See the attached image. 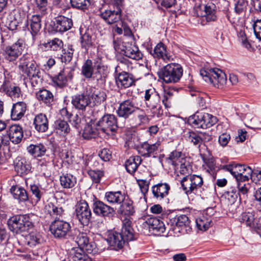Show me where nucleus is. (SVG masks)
Segmentation results:
<instances>
[{
    "label": "nucleus",
    "instance_id": "f257e3e1",
    "mask_svg": "<svg viewBox=\"0 0 261 261\" xmlns=\"http://www.w3.org/2000/svg\"><path fill=\"white\" fill-rule=\"evenodd\" d=\"M73 239L79 247L74 248L70 252V256L74 261H92L91 257L84 252L94 254L97 252L95 243L90 241L86 233L74 230Z\"/></svg>",
    "mask_w": 261,
    "mask_h": 261
},
{
    "label": "nucleus",
    "instance_id": "f03ea898",
    "mask_svg": "<svg viewBox=\"0 0 261 261\" xmlns=\"http://www.w3.org/2000/svg\"><path fill=\"white\" fill-rule=\"evenodd\" d=\"M18 68L23 74L29 78L33 87H35L42 82V72L35 62L30 59L28 55H24L20 58Z\"/></svg>",
    "mask_w": 261,
    "mask_h": 261
},
{
    "label": "nucleus",
    "instance_id": "7ed1b4c3",
    "mask_svg": "<svg viewBox=\"0 0 261 261\" xmlns=\"http://www.w3.org/2000/svg\"><path fill=\"white\" fill-rule=\"evenodd\" d=\"M32 216L33 215H16L10 217L7 221L9 230L16 234L29 231L34 227Z\"/></svg>",
    "mask_w": 261,
    "mask_h": 261
},
{
    "label": "nucleus",
    "instance_id": "20e7f679",
    "mask_svg": "<svg viewBox=\"0 0 261 261\" xmlns=\"http://www.w3.org/2000/svg\"><path fill=\"white\" fill-rule=\"evenodd\" d=\"M182 72V67L179 64L171 63L159 69L157 74L165 83H175L180 80Z\"/></svg>",
    "mask_w": 261,
    "mask_h": 261
},
{
    "label": "nucleus",
    "instance_id": "39448f33",
    "mask_svg": "<svg viewBox=\"0 0 261 261\" xmlns=\"http://www.w3.org/2000/svg\"><path fill=\"white\" fill-rule=\"evenodd\" d=\"M200 74L205 82L212 84L218 88H221L226 83V74L221 70L217 68L208 70L201 69Z\"/></svg>",
    "mask_w": 261,
    "mask_h": 261
},
{
    "label": "nucleus",
    "instance_id": "423d86ee",
    "mask_svg": "<svg viewBox=\"0 0 261 261\" xmlns=\"http://www.w3.org/2000/svg\"><path fill=\"white\" fill-rule=\"evenodd\" d=\"M188 122L194 127L206 128L215 124L217 118L210 114L197 112L189 117Z\"/></svg>",
    "mask_w": 261,
    "mask_h": 261
},
{
    "label": "nucleus",
    "instance_id": "0eeeda50",
    "mask_svg": "<svg viewBox=\"0 0 261 261\" xmlns=\"http://www.w3.org/2000/svg\"><path fill=\"white\" fill-rule=\"evenodd\" d=\"M223 169L229 171L238 182L248 181L252 173L250 167L234 163L224 166Z\"/></svg>",
    "mask_w": 261,
    "mask_h": 261
},
{
    "label": "nucleus",
    "instance_id": "6e6552de",
    "mask_svg": "<svg viewBox=\"0 0 261 261\" xmlns=\"http://www.w3.org/2000/svg\"><path fill=\"white\" fill-rule=\"evenodd\" d=\"M96 126L108 135H113L118 127L117 118L113 114L105 115L97 121Z\"/></svg>",
    "mask_w": 261,
    "mask_h": 261
},
{
    "label": "nucleus",
    "instance_id": "1a4fd4ad",
    "mask_svg": "<svg viewBox=\"0 0 261 261\" xmlns=\"http://www.w3.org/2000/svg\"><path fill=\"white\" fill-rule=\"evenodd\" d=\"M70 230L71 226L69 223L59 219H55L50 226L51 232L57 238H66Z\"/></svg>",
    "mask_w": 261,
    "mask_h": 261
},
{
    "label": "nucleus",
    "instance_id": "9d476101",
    "mask_svg": "<svg viewBox=\"0 0 261 261\" xmlns=\"http://www.w3.org/2000/svg\"><path fill=\"white\" fill-rule=\"evenodd\" d=\"M75 214L77 219L83 225H87L91 220L92 213L88 203L81 200L75 205Z\"/></svg>",
    "mask_w": 261,
    "mask_h": 261
},
{
    "label": "nucleus",
    "instance_id": "9b49d317",
    "mask_svg": "<svg viewBox=\"0 0 261 261\" xmlns=\"http://www.w3.org/2000/svg\"><path fill=\"white\" fill-rule=\"evenodd\" d=\"M137 108L133 100L127 99L120 103L116 112L119 117L127 119L135 113Z\"/></svg>",
    "mask_w": 261,
    "mask_h": 261
},
{
    "label": "nucleus",
    "instance_id": "f8f14e48",
    "mask_svg": "<svg viewBox=\"0 0 261 261\" xmlns=\"http://www.w3.org/2000/svg\"><path fill=\"white\" fill-rule=\"evenodd\" d=\"M144 101L147 107L153 110L160 106V96L154 88H150L145 91Z\"/></svg>",
    "mask_w": 261,
    "mask_h": 261
},
{
    "label": "nucleus",
    "instance_id": "ddd939ff",
    "mask_svg": "<svg viewBox=\"0 0 261 261\" xmlns=\"http://www.w3.org/2000/svg\"><path fill=\"white\" fill-rule=\"evenodd\" d=\"M23 48V42L20 40L11 46L6 47L4 52L5 59L10 62L15 61L21 54Z\"/></svg>",
    "mask_w": 261,
    "mask_h": 261
},
{
    "label": "nucleus",
    "instance_id": "4468645a",
    "mask_svg": "<svg viewBox=\"0 0 261 261\" xmlns=\"http://www.w3.org/2000/svg\"><path fill=\"white\" fill-rule=\"evenodd\" d=\"M174 230L182 234L189 233L192 230L191 222L185 215H181L175 218Z\"/></svg>",
    "mask_w": 261,
    "mask_h": 261
},
{
    "label": "nucleus",
    "instance_id": "2eb2a0df",
    "mask_svg": "<svg viewBox=\"0 0 261 261\" xmlns=\"http://www.w3.org/2000/svg\"><path fill=\"white\" fill-rule=\"evenodd\" d=\"M122 44L123 47L122 50L126 57L135 60L142 59L143 54L135 44H130L125 40L122 41Z\"/></svg>",
    "mask_w": 261,
    "mask_h": 261
},
{
    "label": "nucleus",
    "instance_id": "dca6fc26",
    "mask_svg": "<svg viewBox=\"0 0 261 261\" xmlns=\"http://www.w3.org/2000/svg\"><path fill=\"white\" fill-rule=\"evenodd\" d=\"M93 209L95 214L102 217H110L115 214V210L113 207L100 200L94 202Z\"/></svg>",
    "mask_w": 261,
    "mask_h": 261
},
{
    "label": "nucleus",
    "instance_id": "f3484780",
    "mask_svg": "<svg viewBox=\"0 0 261 261\" xmlns=\"http://www.w3.org/2000/svg\"><path fill=\"white\" fill-rule=\"evenodd\" d=\"M121 10L117 9V10H107L101 13L100 16L105 21L109 24H120L121 21Z\"/></svg>",
    "mask_w": 261,
    "mask_h": 261
},
{
    "label": "nucleus",
    "instance_id": "a211bd4d",
    "mask_svg": "<svg viewBox=\"0 0 261 261\" xmlns=\"http://www.w3.org/2000/svg\"><path fill=\"white\" fill-rule=\"evenodd\" d=\"M248 2L245 0H239L235 5L234 14L233 13L229 12L227 14V17L231 23H234L238 20V15L244 14L247 8Z\"/></svg>",
    "mask_w": 261,
    "mask_h": 261
},
{
    "label": "nucleus",
    "instance_id": "6ab92c4d",
    "mask_svg": "<svg viewBox=\"0 0 261 261\" xmlns=\"http://www.w3.org/2000/svg\"><path fill=\"white\" fill-rule=\"evenodd\" d=\"M73 25L71 18L60 15L55 18L54 28L56 32H64L70 30Z\"/></svg>",
    "mask_w": 261,
    "mask_h": 261
},
{
    "label": "nucleus",
    "instance_id": "aec40b11",
    "mask_svg": "<svg viewBox=\"0 0 261 261\" xmlns=\"http://www.w3.org/2000/svg\"><path fill=\"white\" fill-rule=\"evenodd\" d=\"M10 140L14 144L21 142L23 137L22 127L18 125H12L7 131Z\"/></svg>",
    "mask_w": 261,
    "mask_h": 261
},
{
    "label": "nucleus",
    "instance_id": "412c9836",
    "mask_svg": "<svg viewBox=\"0 0 261 261\" xmlns=\"http://www.w3.org/2000/svg\"><path fill=\"white\" fill-rule=\"evenodd\" d=\"M107 241L115 250L121 249L125 242L120 232L112 231L108 233Z\"/></svg>",
    "mask_w": 261,
    "mask_h": 261
},
{
    "label": "nucleus",
    "instance_id": "4be33fe9",
    "mask_svg": "<svg viewBox=\"0 0 261 261\" xmlns=\"http://www.w3.org/2000/svg\"><path fill=\"white\" fill-rule=\"evenodd\" d=\"M116 83L119 87L127 88L134 84L135 81L131 74L126 71H122L116 77Z\"/></svg>",
    "mask_w": 261,
    "mask_h": 261
},
{
    "label": "nucleus",
    "instance_id": "5701e85b",
    "mask_svg": "<svg viewBox=\"0 0 261 261\" xmlns=\"http://www.w3.org/2000/svg\"><path fill=\"white\" fill-rule=\"evenodd\" d=\"M170 189V187L168 184L161 183L152 186L151 191L153 197L160 201L167 196Z\"/></svg>",
    "mask_w": 261,
    "mask_h": 261
},
{
    "label": "nucleus",
    "instance_id": "b1692460",
    "mask_svg": "<svg viewBox=\"0 0 261 261\" xmlns=\"http://www.w3.org/2000/svg\"><path fill=\"white\" fill-rule=\"evenodd\" d=\"M149 231L156 235L160 234L165 230V225L162 221L156 217H150L146 221Z\"/></svg>",
    "mask_w": 261,
    "mask_h": 261
},
{
    "label": "nucleus",
    "instance_id": "393cba45",
    "mask_svg": "<svg viewBox=\"0 0 261 261\" xmlns=\"http://www.w3.org/2000/svg\"><path fill=\"white\" fill-rule=\"evenodd\" d=\"M132 222L128 219H125L120 232L124 242L133 241L135 239L134 230L131 225Z\"/></svg>",
    "mask_w": 261,
    "mask_h": 261
},
{
    "label": "nucleus",
    "instance_id": "a878e982",
    "mask_svg": "<svg viewBox=\"0 0 261 261\" xmlns=\"http://www.w3.org/2000/svg\"><path fill=\"white\" fill-rule=\"evenodd\" d=\"M91 103L90 96L88 94H79L72 97V104L78 110H84Z\"/></svg>",
    "mask_w": 261,
    "mask_h": 261
},
{
    "label": "nucleus",
    "instance_id": "bb28decb",
    "mask_svg": "<svg viewBox=\"0 0 261 261\" xmlns=\"http://www.w3.org/2000/svg\"><path fill=\"white\" fill-rule=\"evenodd\" d=\"M160 145L159 142L150 144L147 142H145L138 146V153L142 156L149 157L158 149Z\"/></svg>",
    "mask_w": 261,
    "mask_h": 261
},
{
    "label": "nucleus",
    "instance_id": "cd10ccee",
    "mask_svg": "<svg viewBox=\"0 0 261 261\" xmlns=\"http://www.w3.org/2000/svg\"><path fill=\"white\" fill-rule=\"evenodd\" d=\"M257 218V215L255 212H245L240 215L239 220L241 223L252 229Z\"/></svg>",
    "mask_w": 261,
    "mask_h": 261
},
{
    "label": "nucleus",
    "instance_id": "c85d7f7f",
    "mask_svg": "<svg viewBox=\"0 0 261 261\" xmlns=\"http://www.w3.org/2000/svg\"><path fill=\"white\" fill-rule=\"evenodd\" d=\"M187 140L195 145L200 146L206 139L209 140L210 136L202 132H189L186 134Z\"/></svg>",
    "mask_w": 261,
    "mask_h": 261
},
{
    "label": "nucleus",
    "instance_id": "c756f323",
    "mask_svg": "<svg viewBox=\"0 0 261 261\" xmlns=\"http://www.w3.org/2000/svg\"><path fill=\"white\" fill-rule=\"evenodd\" d=\"M95 71H93L92 78L98 83H103L107 76V67L101 62L95 63Z\"/></svg>",
    "mask_w": 261,
    "mask_h": 261
},
{
    "label": "nucleus",
    "instance_id": "7c9ffc66",
    "mask_svg": "<svg viewBox=\"0 0 261 261\" xmlns=\"http://www.w3.org/2000/svg\"><path fill=\"white\" fill-rule=\"evenodd\" d=\"M35 128L39 132H45L48 128V121L45 114H39L34 119Z\"/></svg>",
    "mask_w": 261,
    "mask_h": 261
},
{
    "label": "nucleus",
    "instance_id": "2f4dec72",
    "mask_svg": "<svg viewBox=\"0 0 261 261\" xmlns=\"http://www.w3.org/2000/svg\"><path fill=\"white\" fill-rule=\"evenodd\" d=\"M27 110L25 102L21 101L14 104L11 110V117L13 120L20 119L24 115Z\"/></svg>",
    "mask_w": 261,
    "mask_h": 261
},
{
    "label": "nucleus",
    "instance_id": "473e14b6",
    "mask_svg": "<svg viewBox=\"0 0 261 261\" xmlns=\"http://www.w3.org/2000/svg\"><path fill=\"white\" fill-rule=\"evenodd\" d=\"M181 152L176 150L171 152L166 160L168 164H171L175 167L178 168V166L184 165L183 161L185 158Z\"/></svg>",
    "mask_w": 261,
    "mask_h": 261
},
{
    "label": "nucleus",
    "instance_id": "72a5a7b5",
    "mask_svg": "<svg viewBox=\"0 0 261 261\" xmlns=\"http://www.w3.org/2000/svg\"><path fill=\"white\" fill-rule=\"evenodd\" d=\"M200 16L205 17L207 21H213L216 20V6L213 3H208L203 6V12Z\"/></svg>",
    "mask_w": 261,
    "mask_h": 261
},
{
    "label": "nucleus",
    "instance_id": "f704fd0d",
    "mask_svg": "<svg viewBox=\"0 0 261 261\" xmlns=\"http://www.w3.org/2000/svg\"><path fill=\"white\" fill-rule=\"evenodd\" d=\"M105 198L111 204H120L124 201L125 196L120 191H110L105 193Z\"/></svg>",
    "mask_w": 261,
    "mask_h": 261
},
{
    "label": "nucleus",
    "instance_id": "c9c22d12",
    "mask_svg": "<svg viewBox=\"0 0 261 261\" xmlns=\"http://www.w3.org/2000/svg\"><path fill=\"white\" fill-rule=\"evenodd\" d=\"M152 55L154 58H161L166 62L171 60V57L167 54L165 45L161 42L155 46Z\"/></svg>",
    "mask_w": 261,
    "mask_h": 261
},
{
    "label": "nucleus",
    "instance_id": "e433bc0d",
    "mask_svg": "<svg viewBox=\"0 0 261 261\" xmlns=\"http://www.w3.org/2000/svg\"><path fill=\"white\" fill-rule=\"evenodd\" d=\"M36 98L40 101L50 106L54 101V95L52 93L46 89H42L36 93Z\"/></svg>",
    "mask_w": 261,
    "mask_h": 261
},
{
    "label": "nucleus",
    "instance_id": "4c0bfd02",
    "mask_svg": "<svg viewBox=\"0 0 261 261\" xmlns=\"http://www.w3.org/2000/svg\"><path fill=\"white\" fill-rule=\"evenodd\" d=\"M142 162L141 157L138 155L130 156L125 162V166L127 171L133 174Z\"/></svg>",
    "mask_w": 261,
    "mask_h": 261
},
{
    "label": "nucleus",
    "instance_id": "58836bf2",
    "mask_svg": "<svg viewBox=\"0 0 261 261\" xmlns=\"http://www.w3.org/2000/svg\"><path fill=\"white\" fill-rule=\"evenodd\" d=\"M95 126L96 124L95 125L93 123L87 124L83 130V137L87 140L96 138L98 136V130H100L98 129V127L96 128Z\"/></svg>",
    "mask_w": 261,
    "mask_h": 261
},
{
    "label": "nucleus",
    "instance_id": "ea45409f",
    "mask_svg": "<svg viewBox=\"0 0 261 261\" xmlns=\"http://www.w3.org/2000/svg\"><path fill=\"white\" fill-rule=\"evenodd\" d=\"M3 22L5 23V25L11 31L16 30L19 23V20L16 18L15 15L12 12L6 15L4 17Z\"/></svg>",
    "mask_w": 261,
    "mask_h": 261
},
{
    "label": "nucleus",
    "instance_id": "a19ab883",
    "mask_svg": "<svg viewBox=\"0 0 261 261\" xmlns=\"http://www.w3.org/2000/svg\"><path fill=\"white\" fill-rule=\"evenodd\" d=\"M81 44L82 48L85 49L86 52L89 48L93 45V39L92 37L91 31L87 30L84 34L81 33Z\"/></svg>",
    "mask_w": 261,
    "mask_h": 261
},
{
    "label": "nucleus",
    "instance_id": "79ce46f5",
    "mask_svg": "<svg viewBox=\"0 0 261 261\" xmlns=\"http://www.w3.org/2000/svg\"><path fill=\"white\" fill-rule=\"evenodd\" d=\"M10 192L13 197L20 201H26L29 199L26 191L21 187L13 186L10 189Z\"/></svg>",
    "mask_w": 261,
    "mask_h": 261
},
{
    "label": "nucleus",
    "instance_id": "37998d69",
    "mask_svg": "<svg viewBox=\"0 0 261 261\" xmlns=\"http://www.w3.org/2000/svg\"><path fill=\"white\" fill-rule=\"evenodd\" d=\"M42 241L41 235L36 231L31 232L25 237V243L31 247L40 244Z\"/></svg>",
    "mask_w": 261,
    "mask_h": 261
},
{
    "label": "nucleus",
    "instance_id": "c03bdc74",
    "mask_svg": "<svg viewBox=\"0 0 261 261\" xmlns=\"http://www.w3.org/2000/svg\"><path fill=\"white\" fill-rule=\"evenodd\" d=\"M31 169L29 164L27 163L24 159H16L15 162V170L20 174H27Z\"/></svg>",
    "mask_w": 261,
    "mask_h": 261
},
{
    "label": "nucleus",
    "instance_id": "a18cd8bd",
    "mask_svg": "<svg viewBox=\"0 0 261 261\" xmlns=\"http://www.w3.org/2000/svg\"><path fill=\"white\" fill-rule=\"evenodd\" d=\"M61 185L64 188H71L76 184V178L70 174H63L60 178Z\"/></svg>",
    "mask_w": 261,
    "mask_h": 261
},
{
    "label": "nucleus",
    "instance_id": "49530a36",
    "mask_svg": "<svg viewBox=\"0 0 261 261\" xmlns=\"http://www.w3.org/2000/svg\"><path fill=\"white\" fill-rule=\"evenodd\" d=\"M28 152L35 157H39L43 155L46 152L45 147L41 144L30 145L27 148Z\"/></svg>",
    "mask_w": 261,
    "mask_h": 261
},
{
    "label": "nucleus",
    "instance_id": "de8ad7c7",
    "mask_svg": "<svg viewBox=\"0 0 261 261\" xmlns=\"http://www.w3.org/2000/svg\"><path fill=\"white\" fill-rule=\"evenodd\" d=\"M94 70L92 60L87 59L82 67V74L87 79L92 78Z\"/></svg>",
    "mask_w": 261,
    "mask_h": 261
},
{
    "label": "nucleus",
    "instance_id": "09e8293b",
    "mask_svg": "<svg viewBox=\"0 0 261 261\" xmlns=\"http://www.w3.org/2000/svg\"><path fill=\"white\" fill-rule=\"evenodd\" d=\"M30 27L32 34L36 35L41 29V18L39 15H35L32 17L30 20Z\"/></svg>",
    "mask_w": 261,
    "mask_h": 261
},
{
    "label": "nucleus",
    "instance_id": "8fccbe9b",
    "mask_svg": "<svg viewBox=\"0 0 261 261\" xmlns=\"http://www.w3.org/2000/svg\"><path fill=\"white\" fill-rule=\"evenodd\" d=\"M120 210L121 213L125 215H133L135 213L133 201L129 199H124V201L121 204Z\"/></svg>",
    "mask_w": 261,
    "mask_h": 261
},
{
    "label": "nucleus",
    "instance_id": "3c124183",
    "mask_svg": "<svg viewBox=\"0 0 261 261\" xmlns=\"http://www.w3.org/2000/svg\"><path fill=\"white\" fill-rule=\"evenodd\" d=\"M46 49L57 51L60 50L63 46L62 41L58 38H55L50 41L44 43L42 44Z\"/></svg>",
    "mask_w": 261,
    "mask_h": 261
},
{
    "label": "nucleus",
    "instance_id": "603ef678",
    "mask_svg": "<svg viewBox=\"0 0 261 261\" xmlns=\"http://www.w3.org/2000/svg\"><path fill=\"white\" fill-rule=\"evenodd\" d=\"M196 225L197 228L202 231H205L211 226L212 219L210 218H207L204 216L196 219Z\"/></svg>",
    "mask_w": 261,
    "mask_h": 261
},
{
    "label": "nucleus",
    "instance_id": "864d4df0",
    "mask_svg": "<svg viewBox=\"0 0 261 261\" xmlns=\"http://www.w3.org/2000/svg\"><path fill=\"white\" fill-rule=\"evenodd\" d=\"M181 185L187 194H189L196 192L195 188L192 184V181L190 175L184 177L181 180Z\"/></svg>",
    "mask_w": 261,
    "mask_h": 261
},
{
    "label": "nucleus",
    "instance_id": "5fc2aeb1",
    "mask_svg": "<svg viewBox=\"0 0 261 261\" xmlns=\"http://www.w3.org/2000/svg\"><path fill=\"white\" fill-rule=\"evenodd\" d=\"M53 81L59 87L65 85L67 82L66 71L64 70H61L58 75L53 78Z\"/></svg>",
    "mask_w": 261,
    "mask_h": 261
},
{
    "label": "nucleus",
    "instance_id": "6e6d98bb",
    "mask_svg": "<svg viewBox=\"0 0 261 261\" xmlns=\"http://www.w3.org/2000/svg\"><path fill=\"white\" fill-rule=\"evenodd\" d=\"M92 0H70V4L73 8L85 10L91 5Z\"/></svg>",
    "mask_w": 261,
    "mask_h": 261
},
{
    "label": "nucleus",
    "instance_id": "4d7b16f0",
    "mask_svg": "<svg viewBox=\"0 0 261 261\" xmlns=\"http://www.w3.org/2000/svg\"><path fill=\"white\" fill-rule=\"evenodd\" d=\"M74 50L72 45H68L67 49H64L63 50L64 51L63 55L61 57L62 62H69L72 58Z\"/></svg>",
    "mask_w": 261,
    "mask_h": 261
},
{
    "label": "nucleus",
    "instance_id": "13d9d810",
    "mask_svg": "<svg viewBox=\"0 0 261 261\" xmlns=\"http://www.w3.org/2000/svg\"><path fill=\"white\" fill-rule=\"evenodd\" d=\"M89 176L95 183L100 182L101 178L103 176V173L100 170H89L88 172Z\"/></svg>",
    "mask_w": 261,
    "mask_h": 261
},
{
    "label": "nucleus",
    "instance_id": "bf43d9fd",
    "mask_svg": "<svg viewBox=\"0 0 261 261\" xmlns=\"http://www.w3.org/2000/svg\"><path fill=\"white\" fill-rule=\"evenodd\" d=\"M56 129L63 132L68 133L70 131V128L67 122L65 120H58L55 122Z\"/></svg>",
    "mask_w": 261,
    "mask_h": 261
},
{
    "label": "nucleus",
    "instance_id": "052dcab7",
    "mask_svg": "<svg viewBox=\"0 0 261 261\" xmlns=\"http://www.w3.org/2000/svg\"><path fill=\"white\" fill-rule=\"evenodd\" d=\"M92 99L95 103H100L106 99V94L103 91H94L92 95Z\"/></svg>",
    "mask_w": 261,
    "mask_h": 261
},
{
    "label": "nucleus",
    "instance_id": "680f3d73",
    "mask_svg": "<svg viewBox=\"0 0 261 261\" xmlns=\"http://www.w3.org/2000/svg\"><path fill=\"white\" fill-rule=\"evenodd\" d=\"M190 177L192 181V184H193L195 191H196L198 189L200 188L203 185L202 178L199 175H190Z\"/></svg>",
    "mask_w": 261,
    "mask_h": 261
},
{
    "label": "nucleus",
    "instance_id": "e2e57ef3",
    "mask_svg": "<svg viewBox=\"0 0 261 261\" xmlns=\"http://www.w3.org/2000/svg\"><path fill=\"white\" fill-rule=\"evenodd\" d=\"M30 189L32 194L35 197L36 202L40 201L43 194V192L41 191V188L37 185H33L31 186Z\"/></svg>",
    "mask_w": 261,
    "mask_h": 261
},
{
    "label": "nucleus",
    "instance_id": "0e129e2a",
    "mask_svg": "<svg viewBox=\"0 0 261 261\" xmlns=\"http://www.w3.org/2000/svg\"><path fill=\"white\" fill-rule=\"evenodd\" d=\"M6 94L12 98H18L21 95V90L17 86H12L7 92Z\"/></svg>",
    "mask_w": 261,
    "mask_h": 261
},
{
    "label": "nucleus",
    "instance_id": "69168bd1",
    "mask_svg": "<svg viewBox=\"0 0 261 261\" xmlns=\"http://www.w3.org/2000/svg\"><path fill=\"white\" fill-rule=\"evenodd\" d=\"M230 140V134L227 133H223L219 136L218 142L221 146L225 147L227 145Z\"/></svg>",
    "mask_w": 261,
    "mask_h": 261
},
{
    "label": "nucleus",
    "instance_id": "338daca9",
    "mask_svg": "<svg viewBox=\"0 0 261 261\" xmlns=\"http://www.w3.org/2000/svg\"><path fill=\"white\" fill-rule=\"evenodd\" d=\"M253 30L256 38L261 40V19H257L254 21Z\"/></svg>",
    "mask_w": 261,
    "mask_h": 261
},
{
    "label": "nucleus",
    "instance_id": "774afa93",
    "mask_svg": "<svg viewBox=\"0 0 261 261\" xmlns=\"http://www.w3.org/2000/svg\"><path fill=\"white\" fill-rule=\"evenodd\" d=\"M134 114L136 115L140 123H144L147 119V115L144 111L138 107Z\"/></svg>",
    "mask_w": 261,
    "mask_h": 261
}]
</instances>
